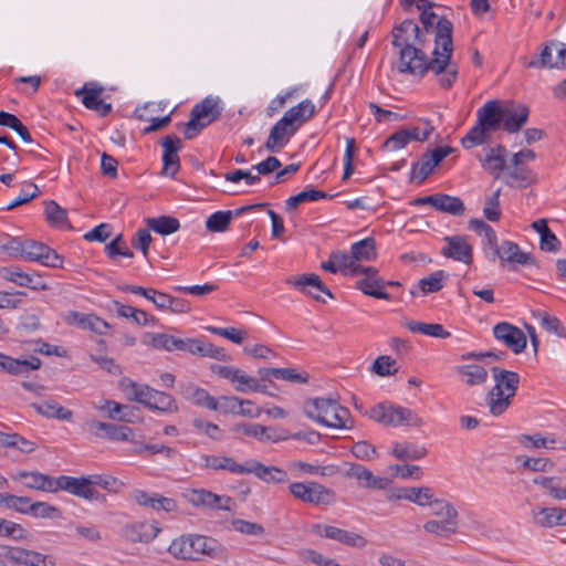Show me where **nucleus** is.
Instances as JSON below:
<instances>
[{"instance_id": "obj_17", "label": "nucleus", "mask_w": 566, "mask_h": 566, "mask_svg": "<svg viewBox=\"0 0 566 566\" xmlns=\"http://www.w3.org/2000/svg\"><path fill=\"white\" fill-rule=\"evenodd\" d=\"M344 475L348 479H355L360 486L366 489L386 490L390 484L388 478L377 476L369 469L358 463H350Z\"/></svg>"}, {"instance_id": "obj_58", "label": "nucleus", "mask_w": 566, "mask_h": 566, "mask_svg": "<svg viewBox=\"0 0 566 566\" xmlns=\"http://www.w3.org/2000/svg\"><path fill=\"white\" fill-rule=\"evenodd\" d=\"M431 509V513L441 518L458 520L459 513L457 509L443 499L431 497L428 504Z\"/></svg>"}, {"instance_id": "obj_50", "label": "nucleus", "mask_w": 566, "mask_h": 566, "mask_svg": "<svg viewBox=\"0 0 566 566\" xmlns=\"http://www.w3.org/2000/svg\"><path fill=\"white\" fill-rule=\"evenodd\" d=\"M328 197L332 198L333 196H328L326 192H324L322 190H316L313 188L306 189V190L298 192L295 196L290 197L285 201V209L287 212H292L303 202L317 201L319 199H325Z\"/></svg>"}, {"instance_id": "obj_36", "label": "nucleus", "mask_w": 566, "mask_h": 566, "mask_svg": "<svg viewBox=\"0 0 566 566\" xmlns=\"http://www.w3.org/2000/svg\"><path fill=\"white\" fill-rule=\"evenodd\" d=\"M147 528L146 524L140 523L127 525L122 532L125 539L130 543H149L157 536L159 528L154 525L150 526V531Z\"/></svg>"}, {"instance_id": "obj_45", "label": "nucleus", "mask_w": 566, "mask_h": 566, "mask_svg": "<svg viewBox=\"0 0 566 566\" xmlns=\"http://www.w3.org/2000/svg\"><path fill=\"white\" fill-rule=\"evenodd\" d=\"M434 209L451 216H462L465 212L464 202L459 197L438 193Z\"/></svg>"}, {"instance_id": "obj_51", "label": "nucleus", "mask_w": 566, "mask_h": 566, "mask_svg": "<svg viewBox=\"0 0 566 566\" xmlns=\"http://www.w3.org/2000/svg\"><path fill=\"white\" fill-rule=\"evenodd\" d=\"M457 371L465 379L469 386L482 385L488 379L486 369L476 364L460 366L457 368Z\"/></svg>"}, {"instance_id": "obj_11", "label": "nucleus", "mask_w": 566, "mask_h": 566, "mask_svg": "<svg viewBox=\"0 0 566 566\" xmlns=\"http://www.w3.org/2000/svg\"><path fill=\"white\" fill-rule=\"evenodd\" d=\"M453 148L450 146L437 147L432 150L424 153L419 161L411 165V177L418 180V184L423 182L433 169L451 153Z\"/></svg>"}, {"instance_id": "obj_44", "label": "nucleus", "mask_w": 566, "mask_h": 566, "mask_svg": "<svg viewBox=\"0 0 566 566\" xmlns=\"http://www.w3.org/2000/svg\"><path fill=\"white\" fill-rule=\"evenodd\" d=\"M149 230L155 231L161 235H169L177 232L180 228V222L177 218L170 216H160L146 219Z\"/></svg>"}, {"instance_id": "obj_13", "label": "nucleus", "mask_w": 566, "mask_h": 566, "mask_svg": "<svg viewBox=\"0 0 566 566\" xmlns=\"http://www.w3.org/2000/svg\"><path fill=\"white\" fill-rule=\"evenodd\" d=\"M67 491L74 496L88 501L98 499L99 492L92 488L90 475L74 478L69 475H60L56 478V492Z\"/></svg>"}, {"instance_id": "obj_33", "label": "nucleus", "mask_w": 566, "mask_h": 566, "mask_svg": "<svg viewBox=\"0 0 566 566\" xmlns=\"http://www.w3.org/2000/svg\"><path fill=\"white\" fill-rule=\"evenodd\" d=\"M315 112L316 109L313 102L311 99H304L296 106L286 111L283 118L297 130L305 122L314 116Z\"/></svg>"}, {"instance_id": "obj_3", "label": "nucleus", "mask_w": 566, "mask_h": 566, "mask_svg": "<svg viewBox=\"0 0 566 566\" xmlns=\"http://www.w3.org/2000/svg\"><path fill=\"white\" fill-rule=\"evenodd\" d=\"M304 413L313 421L335 429H352L353 420L347 408L331 398H310L304 401Z\"/></svg>"}, {"instance_id": "obj_8", "label": "nucleus", "mask_w": 566, "mask_h": 566, "mask_svg": "<svg viewBox=\"0 0 566 566\" xmlns=\"http://www.w3.org/2000/svg\"><path fill=\"white\" fill-rule=\"evenodd\" d=\"M370 419L390 427L411 426L421 427L423 420L412 409L380 402L374 406L368 412Z\"/></svg>"}, {"instance_id": "obj_14", "label": "nucleus", "mask_w": 566, "mask_h": 566, "mask_svg": "<svg viewBox=\"0 0 566 566\" xmlns=\"http://www.w3.org/2000/svg\"><path fill=\"white\" fill-rule=\"evenodd\" d=\"M188 501L193 506L211 510L231 511L233 501L228 495H218L206 489H193L188 493Z\"/></svg>"}, {"instance_id": "obj_42", "label": "nucleus", "mask_w": 566, "mask_h": 566, "mask_svg": "<svg viewBox=\"0 0 566 566\" xmlns=\"http://www.w3.org/2000/svg\"><path fill=\"white\" fill-rule=\"evenodd\" d=\"M376 256V241L371 237L355 242L350 248V258L354 260V263L373 261Z\"/></svg>"}, {"instance_id": "obj_31", "label": "nucleus", "mask_w": 566, "mask_h": 566, "mask_svg": "<svg viewBox=\"0 0 566 566\" xmlns=\"http://www.w3.org/2000/svg\"><path fill=\"white\" fill-rule=\"evenodd\" d=\"M295 133L296 130L282 117L270 130L265 143L266 149L272 153L279 151L289 143L290 137Z\"/></svg>"}, {"instance_id": "obj_9", "label": "nucleus", "mask_w": 566, "mask_h": 566, "mask_svg": "<svg viewBox=\"0 0 566 566\" xmlns=\"http://www.w3.org/2000/svg\"><path fill=\"white\" fill-rule=\"evenodd\" d=\"M289 490L295 499L313 505H328L335 497L333 490L315 481L293 482Z\"/></svg>"}, {"instance_id": "obj_55", "label": "nucleus", "mask_w": 566, "mask_h": 566, "mask_svg": "<svg viewBox=\"0 0 566 566\" xmlns=\"http://www.w3.org/2000/svg\"><path fill=\"white\" fill-rule=\"evenodd\" d=\"M101 410L107 411L108 418L118 421H132L133 408L127 405L118 403L114 400H106Z\"/></svg>"}, {"instance_id": "obj_43", "label": "nucleus", "mask_w": 566, "mask_h": 566, "mask_svg": "<svg viewBox=\"0 0 566 566\" xmlns=\"http://www.w3.org/2000/svg\"><path fill=\"white\" fill-rule=\"evenodd\" d=\"M385 280L382 279H361L356 282V289L361 291L365 295L389 301L390 294L385 292Z\"/></svg>"}, {"instance_id": "obj_32", "label": "nucleus", "mask_w": 566, "mask_h": 566, "mask_svg": "<svg viewBox=\"0 0 566 566\" xmlns=\"http://www.w3.org/2000/svg\"><path fill=\"white\" fill-rule=\"evenodd\" d=\"M90 431L96 437H102L101 431L105 432V437L114 441H127L133 430L126 426H116L108 422L97 420L87 421Z\"/></svg>"}, {"instance_id": "obj_46", "label": "nucleus", "mask_w": 566, "mask_h": 566, "mask_svg": "<svg viewBox=\"0 0 566 566\" xmlns=\"http://www.w3.org/2000/svg\"><path fill=\"white\" fill-rule=\"evenodd\" d=\"M15 564L23 566H55V562L49 556L35 551L20 547Z\"/></svg>"}, {"instance_id": "obj_59", "label": "nucleus", "mask_w": 566, "mask_h": 566, "mask_svg": "<svg viewBox=\"0 0 566 566\" xmlns=\"http://www.w3.org/2000/svg\"><path fill=\"white\" fill-rule=\"evenodd\" d=\"M535 524L541 527L551 528L558 525L557 507H539L533 511Z\"/></svg>"}, {"instance_id": "obj_57", "label": "nucleus", "mask_w": 566, "mask_h": 566, "mask_svg": "<svg viewBox=\"0 0 566 566\" xmlns=\"http://www.w3.org/2000/svg\"><path fill=\"white\" fill-rule=\"evenodd\" d=\"M332 256L338 271L344 275L355 276L359 274L360 264L354 263L350 253L337 251L333 252Z\"/></svg>"}, {"instance_id": "obj_1", "label": "nucleus", "mask_w": 566, "mask_h": 566, "mask_svg": "<svg viewBox=\"0 0 566 566\" xmlns=\"http://www.w3.org/2000/svg\"><path fill=\"white\" fill-rule=\"evenodd\" d=\"M452 31V22L441 17L436 25L433 57L429 60L422 51L426 39L419 25L412 20L401 22L392 31V45L399 49V72L423 76L431 71L439 76L442 88H450L458 77V65L451 61Z\"/></svg>"}, {"instance_id": "obj_64", "label": "nucleus", "mask_w": 566, "mask_h": 566, "mask_svg": "<svg viewBox=\"0 0 566 566\" xmlns=\"http://www.w3.org/2000/svg\"><path fill=\"white\" fill-rule=\"evenodd\" d=\"M103 87L90 83L85 84L82 88L76 90L75 95L82 96V103L86 108H91L95 102L101 99Z\"/></svg>"}, {"instance_id": "obj_54", "label": "nucleus", "mask_w": 566, "mask_h": 566, "mask_svg": "<svg viewBox=\"0 0 566 566\" xmlns=\"http://www.w3.org/2000/svg\"><path fill=\"white\" fill-rule=\"evenodd\" d=\"M531 181V171L522 165L514 166V168L510 169L504 176V182L510 187L525 188Z\"/></svg>"}, {"instance_id": "obj_52", "label": "nucleus", "mask_w": 566, "mask_h": 566, "mask_svg": "<svg viewBox=\"0 0 566 566\" xmlns=\"http://www.w3.org/2000/svg\"><path fill=\"white\" fill-rule=\"evenodd\" d=\"M45 216L50 224L57 228H71L67 220L66 210L59 206L55 201L45 203Z\"/></svg>"}, {"instance_id": "obj_63", "label": "nucleus", "mask_w": 566, "mask_h": 566, "mask_svg": "<svg viewBox=\"0 0 566 566\" xmlns=\"http://www.w3.org/2000/svg\"><path fill=\"white\" fill-rule=\"evenodd\" d=\"M29 515L38 518L55 520L62 516L61 511L46 502H33Z\"/></svg>"}, {"instance_id": "obj_20", "label": "nucleus", "mask_w": 566, "mask_h": 566, "mask_svg": "<svg viewBox=\"0 0 566 566\" xmlns=\"http://www.w3.org/2000/svg\"><path fill=\"white\" fill-rule=\"evenodd\" d=\"M160 144L164 148L163 174L175 177L180 168L178 151L181 148V139L177 136L168 135L161 139Z\"/></svg>"}, {"instance_id": "obj_35", "label": "nucleus", "mask_w": 566, "mask_h": 566, "mask_svg": "<svg viewBox=\"0 0 566 566\" xmlns=\"http://www.w3.org/2000/svg\"><path fill=\"white\" fill-rule=\"evenodd\" d=\"M181 394L185 399L191 401L196 406L203 407L209 410L217 408L216 398L212 397L206 389L198 387L192 382L184 385Z\"/></svg>"}, {"instance_id": "obj_37", "label": "nucleus", "mask_w": 566, "mask_h": 566, "mask_svg": "<svg viewBox=\"0 0 566 566\" xmlns=\"http://www.w3.org/2000/svg\"><path fill=\"white\" fill-rule=\"evenodd\" d=\"M188 353L200 355L202 357L214 358L221 361H227L229 359V356L226 354L223 348L217 347L212 343L193 338H190Z\"/></svg>"}, {"instance_id": "obj_29", "label": "nucleus", "mask_w": 566, "mask_h": 566, "mask_svg": "<svg viewBox=\"0 0 566 566\" xmlns=\"http://www.w3.org/2000/svg\"><path fill=\"white\" fill-rule=\"evenodd\" d=\"M503 129L510 134L517 133L527 122L530 109L523 104L502 107Z\"/></svg>"}, {"instance_id": "obj_60", "label": "nucleus", "mask_w": 566, "mask_h": 566, "mask_svg": "<svg viewBox=\"0 0 566 566\" xmlns=\"http://www.w3.org/2000/svg\"><path fill=\"white\" fill-rule=\"evenodd\" d=\"M233 218V212L228 211H217L212 213L206 221V227L210 232H223L227 230Z\"/></svg>"}, {"instance_id": "obj_12", "label": "nucleus", "mask_w": 566, "mask_h": 566, "mask_svg": "<svg viewBox=\"0 0 566 566\" xmlns=\"http://www.w3.org/2000/svg\"><path fill=\"white\" fill-rule=\"evenodd\" d=\"M21 259L39 262L42 265L59 268L62 265V258L57 252L44 243L33 240H24Z\"/></svg>"}, {"instance_id": "obj_7", "label": "nucleus", "mask_w": 566, "mask_h": 566, "mask_svg": "<svg viewBox=\"0 0 566 566\" xmlns=\"http://www.w3.org/2000/svg\"><path fill=\"white\" fill-rule=\"evenodd\" d=\"M220 99L208 96L196 104L190 113V119L185 124V138H195L203 128L217 120L222 113Z\"/></svg>"}, {"instance_id": "obj_15", "label": "nucleus", "mask_w": 566, "mask_h": 566, "mask_svg": "<svg viewBox=\"0 0 566 566\" xmlns=\"http://www.w3.org/2000/svg\"><path fill=\"white\" fill-rule=\"evenodd\" d=\"M493 335L514 354L522 353L527 344V339L523 331L506 322L496 324L493 327Z\"/></svg>"}, {"instance_id": "obj_2", "label": "nucleus", "mask_w": 566, "mask_h": 566, "mask_svg": "<svg viewBox=\"0 0 566 566\" xmlns=\"http://www.w3.org/2000/svg\"><path fill=\"white\" fill-rule=\"evenodd\" d=\"M168 552L178 559L199 560L202 555L220 562L228 559L227 548L216 538L205 535L189 534L175 538Z\"/></svg>"}, {"instance_id": "obj_16", "label": "nucleus", "mask_w": 566, "mask_h": 566, "mask_svg": "<svg viewBox=\"0 0 566 566\" xmlns=\"http://www.w3.org/2000/svg\"><path fill=\"white\" fill-rule=\"evenodd\" d=\"M313 531L321 537H326L350 547L363 548L367 545V539L364 536L336 526L316 524Z\"/></svg>"}, {"instance_id": "obj_19", "label": "nucleus", "mask_w": 566, "mask_h": 566, "mask_svg": "<svg viewBox=\"0 0 566 566\" xmlns=\"http://www.w3.org/2000/svg\"><path fill=\"white\" fill-rule=\"evenodd\" d=\"M492 261L500 259L502 262H507L512 266L518 265H530L535 264L532 255L530 253L523 252L520 247L512 241H503L501 245H499L490 258Z\"/></svg>"}, {"instance_id": "obj_22", "label": "nucleus", "mask_w": 566, "mask_h": 566, "mask_svg": "<svg viewBox=\"0 0 566 566\" xmlns=\"http://www.w3.org/2000/svg\"><path fill=\"white\" fill-rule=\"evenodd\" d=\"M130 497L140 506L150 507L155 511L175 512L178 509L174 499L163 496L158 493H149L144 490H134Z\"/></svg>"}, {"instance_id": "obj_61", "label": "nucleus", "mask_w": 566, "mask_h": 566, "mask_svg": "<svg viewBox=\"0 0 566 566\" xmlns=\"http://www.w3.org/2000/svg\"><path fill=\"white\" fill-rule=\"evenodd\" d=\"M39 193L40 190L35 184L29 181L24 182L19 196L14 198L11 202H9L4 209L12 210L21 205L28 203L29 201L38 197Z\"/></svg>"}, {"instance_id": "obj_48", "label": "nucleus", "mask_w": 566, "mask_h": 566, "mask_svg": "<svg viewBox=\"0 0 566 566\" xmlns=\"http://www.w3.org/2000/svg\"><path fill=\"white\" fill-rule=\"evenodd\" d=\"M391 453L398 460H419L427 454V449L413 443L402 442L395 443Z\"/></svg>"}, {"instance_id": "obj_34", "label": "nucleus", "mask_w": 566, "mask_h": 566, "mask_svg": "<svg viewBox=\"0 0 566 566\" xmlns=\"http://www.w3.org/2000/svg\"><path fill=\"white\" fill-rule=\"evenodd\" d=\"M507 149L502 145L490 147L485 150V157L482 160L483 167L495 177L506 167Z\"/></svg>"}, {"instance_id": "obj_4", "label": "nucleus", "mask_w": 566, "mask_h": 566, "mask_svg": "<svg viewBox=\"0 0 566 566\" xmlns=\"http://www.w3.org/2000/svg\"><path fill=\"white\" fill-rule=\"evenodd\" d=\"M476 116L475 125L461 139L467 149L484 144L492 133L503 127V111L497 99L488 101L478 109Z\"/></svg>"}, {"instance_id": "obj_38", "label": "nucleus", "mask_w": 566, "mask_h": 566, "mask_svg": "<svg viewBox=\"0 0 566 566\" xmlns=\"http://www.w3.org/2000/svg\"><path fill=\"white\" fill-rule=\"evenodd\" d=\"M114 307L118 316L132 319L137 325H150L156 323V318L149 315L144 310L135 308L129 305H124L118 301H114Z\"/></svg>"}, {"instance_id": "obj_27", "label": "nucleus", "mask_w": 566, "mask_h": 566, "mask_svg": "<svg viewBox=\"0 0 566 566\" xmlns=\"http://www.w3.org/2000/svg\"><path fill=\"white\" fill-rule=\"evenodd\" d=\"M143 343L157 349H165L168 352L180 350L188 353L190 338L182 339L164 333H147L143 338Z\"/></svg>"}, {"instance_id": "obj_40", "label": "nucleus", "mask_w": 566, "mask_h": 566, "mask_svg": "<svg viewBox=\"0 0 566 566\" xmlns=\"http://www.w3.org/2000/svg\"><path fill=\"white\" fill-rule=\"evenodd\" d=\"M31 407L41 416L45 418L59 419V420H71L73 412L55 400H46L43 403H32Z\"/></svg>"}, {"instance_id": "obj_53", "label": "nucleus", "mask_w": 566, "mask_h": 566, "mask_svg": "<svg viewBox=\"0 0 566 566\" xmlns=\"http://www.w3.org/2000/svg\"><path fill=\"white\" fill-rule=\"evenodd\" d=\"M0 125L13 129L23 142H25V143L32 142V136H31L29 129L27 128V126H24L22 124V122L15 115L4 112V111H1L0 112Z\"/></svg>"}, {"instance_id": "obj_49", "label": "nucleus", "mask_w": 566, "mask_h": 566, "mask_svg": "<svg viewBox=\"0 0 566 566\" xmlns=\"http://www.w3.org/2000/svg\"><path fill=\"white\" fill-rule=\"evenodd\" d=\"M407 327L412 333H419L431 337L448 338L451 336L450 332L446 331L444 327L438 323L411 321L407 323Z\"/></svg>"}, {"instance_id": "obj_5", "label": "nucleus", "mask_w": 566, "mask_h": 566, "mask_svg": "<svg viewBox=\"0 0 566 566\" xmlns=\"http://www.w3.org/2000/svg\"><path fill=\"white\" fill-rule=\"evenodd\" d=\"M494 387L486 395V405L492 416H501L511 406L516 395L520 375L515 371L493 367Z\"/></svg>"}, {"instance_id": "obj_30", "label": "nucleus", "mask_w": 566, "mask_h": 566, "mask_svg": "<svg viewBox=\"0 0 566 566\" xmlns=\"http://www.w3.org/2000/svg\"><path fill=\"white\" fill-rule=\"evenodd\" d=\"M41 367L40 358L17 359L0 353V370L11 375H28Z\"/></svg>"}, {"instance_id": "obj_39", "label": "nucleus", "mask_w": 566, "mask_h": 566, "mask_svg": "<svg viewBox=\"0 0 566 566\" xmlns=\"http://www.w3.org/2000/svg\"><path fill=\"white\" fill-rule=\"evenodd\" d=\"M433 490L429 486L421 488H402L399 490L396 499L410 501L419 506H428L431 497H433Z\"/></svg>"}, {"instance_id": "obj_24", "label": "nucleus", "mask_w": 566, "mask_h": 566, "mask_svg": "<svg viewBox=\"0 0 566 566\" xmlns=\"http://www.w3.org/2000/svg\"><path fill=\"white\" fill-rule=\"evenodd\" d=\"M248 473L253 474L265 483L282 484L289 481V474L275 465H265L258 460H248Z\"/></svg>"}, {"instance_id": "obj_18", "label": "nucleus", "mask_w": 566, "mask_h": 566, "mask_svg": "<svg viewBox=\"0 0 566 566\" xmlns=\"http://www.w3.org/2000/svg\"><path fill=\"white\" fill-rule=\"evenodd\" d=\"M432 127L424 130L422 134L418 127L400 129L390 135L381 145L382 150L397 151L405 148L410 142H424L428 139L432 132Z\"/></svg>"}, {"instance_id": "obj_47", "label": "nucleus", "mask_w": 566, "mask_h": 566, "mask_svg": "<svg viewBox=\"0 0 566 566\" xmlns=\"http://www.w3.org/2000/svg\"><path fill=\"white\" fill-rule=\"evenodd\" d=\"M423 528L430 534L448 538L457 533L458 520H430L423 524Z\"/></svg>"}, {"instance_id": "obj_21", "label": "nucleus", "mask_w": 566, "mask_h": 566, "mask_svg": "<svg viewBox=\"0 0 566 566\" xmlns=\"http://www.w3.org/2000/svg\"><path fill=\"white\" fill-rule=\"evenodd\" d=\"M130 497L140 506L150 507L155 511L175 512L178 509L174 499L163 496L158 493H149L144 490H134Z\"/></svg>"}, {"instance_id": "obj_28", "label": "nucleus", "mask_w": 566, "mask_h": 566, "mask_svg": "<svg viewBox=\"0 0 566 566\" xmlns=\"http://www.w3.org/2000/svg\"><path fill=\"white\" fill-rule=\"evenodd\" d=\"M201 464L210 470H226L234 474L248 473V460L244 463H238L233 458L227 455L202 454L200 457Z\"/></svg>"}, {"instance_id": "obj_10", "label": "nucleus", "mask_w": 566, "mask_h": 566, "mask_svg": "<svg viewBox=\"0 0 566 566\" xmlns=\"http://www.w3.org/2000/svg\"><path fill=\"white\" fill-rule=\"evenodd\" d=\"M285 283L312 296L317 302L326 303V300L322 294H325L329 298H334L333 293L315 273L290 276L285 280Z\"/></svg>"}, {"instance_id": "obj_56", "label": "nucleus", "mask_w": 566, "mask_h": 566, "mask_svg": "<svg viewBox=\"0 0 566 566\" xmlns=\"http://www.w3.org/2000/svg\"><path fill=\"white\" fill-rule=\"evenodd\" d=\"M448 277V274L442 271H436L426 277H422L418 285L423 294H430L439 292L443 287V281Z\"/></svg>"}, {"instance_id": "obj_26", "label": "nucleus", "mask_w": 566, "mask_h": 566, "mask_svg": "<svg viewBox=\"0 0 566 566\" xmlns=\"http://www.w3.org/2000/svg\"><path fill=\"white\" fill-rule=\"evenodd\" d=\"M447 247L443 248L442 254L465 264L473 261V249L465 238L461 235L446 237Z\"/></svg>"}, {"instance_id": "obj_41", "label": "nucleus", "mask_w": 566, "mask_h": 566, "mask_svg": "<svg viewBox=\"0 0 566 566\" xmlns=\"http://www.w3.org/2000/svg\"><path fill=\"white\" fill-rule=\"evenodd\" d=\"M74 323L83 329H90L96 334L105 335L111 328L109 324L94 314L72 313Z\"/></svg>"}, {"instance_id": "obj_23", "label": "nucleus", "mask_w": 566, "mask_h": 566, "mask_svg": "<svg viewBox=\"0 0 566 566\" xmlns=\"http://www.w3.org/2000/svg\"><path fill=\"white\" fill-rule=\"evenodd\" d=\"M130 497L140 506L150 507L155 511L175 512L178 509L174 499L163 496L158 493H149L144 490H134Z\"/></svg>"}, {"instance_id": "obj_6", "label": "nucleus", "mask_w": 566, "mask_h": 566, "mask_svg": "<svg viewBox=\"0 0 566 566\" xmlns=\"http://www.w3.org/2000/svg\"><path fill=\"white\" fill-rule=\"evenodd\" d=\"M122 388L129 400L145 405L149 409L161 412H177L178 405L175 398L164 391L150 388L147 385H139L130 379L122 381Z\"/></svg>"}, {"instance_id": "obj_62", "label": "nucleus", "mask_w": 566, "mask_h": 566, "mask_svg": "<svg viewBox=\"0 0 566 566\" xmlns=\"http://www.w3.org/2000/svg\"><path fill=\"white\" fill-rule=\"evenodd\" d=\"M500 196L501 189L499 188L485 199L483 214L491 222H497L501 219L502 212L500 209Z\"/></svg>"}, {"instance_id": "obj_25", "label": "nucleus", "mask_w": 566, "mask_h": 566, "mask_svg": "<svg viewBox=\"0 0 566 566\" xmlns=\"http://www.w3.org/2000/svg\"><path fill=\"white\" fill-rule=\"evenodd\" d=\"M13 479L20 481L28 489L56 492V478L38 471H19Z\"/></svg>"}]
</instances>
